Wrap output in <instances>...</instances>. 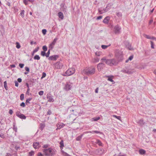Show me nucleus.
Listing matches in <instances>:
<instances>
[{"label":"nucleus","mask_w":156,"mask_h":156,"mask_svg":"<svg viewBox=\"0 0 156 156\" xmlns=\"http://www.w3.org/2000/svg\"><path fill=\"white\" fill-rule=\"evenodd\" d=\"M101 61L102 62H105L107 65L110 66H116L118 64V61L115 58L106 59L105 57L101 59Z\"/></svg>","instance_id":"nucleus-1"},{"label":"nucleus","mask_w":156,"mask_h":156,"mask_svg":"<svg viewBox=\"0 0 156 156\" xmlns=\"http://www.w3.org/2000/svg\"><path fill=\"white\" fill-rule=\"evenodd\" d=\"M43 152L45 155L48 156H52L56 154V150L51 148L48 149H44Z\"/></svg>","instance_id":"nucleus-2"},{"label":"nucleus","mask_w":156,"mask_h":156,"mask_svg":"<svg viewBox=\"0 0 156 156\" xmlns=\"http://www.w3.org/2000/svg\"><path fill=\"white\" fill-rule=\"evenodd\" d=\"M95 68L93 67H91L84 70L83 72L85 74L89 76L94 74L95 73Z\"/></svg>","instance_id":"nucleus-3"},{"label":"nucleus","mask_w":156,"mask_h":156,"mask_svg":"<svg viewBox=\"0 0 156 156\" xmlns=\"http://www.w3.org/2000/svg\"><path fill=\"white\" fill-rule=\"evenodd\" d=\"M111 8V5L109 4H108L105 8L102 9L101 8H99L98 9V12L100 14H102L103 13L108 11Z\"/></svg>","instance_id":"nucleus-4"},{"label":"nucleus","mask_w":156,"mask_h":156,"mask_svg":"<svg viewBox=\"0 0 156 156\" xmlns=\"http://www.w3.org/2000/svg\"><path fill=\"white\" fill-rule=\"evenodd\" d=\"M75 69L73 68H71L68 69L65 73L64 76H68L71 75L75 73Z\"/></svg>","instance_id":"nucleus-5"},{"label":"nucleus","mask_w":156,"mask_h":156,"mask_svg":"<svg viewBox=\"0 0 156 156\" xmlns=\"http://www.w3.org/2000/svg\"><path fill=\"white\" fill-rule=\"evenodd\" d=\"M115 56L117 59L116 60L118 61V63L119 62L122 61L123 59V55L121 52L116 53L115 54Z\"/></svg>","instance_id":"nucleus-6"},{"label":"nucleus","mask_w":156,"mask_h":156,"mask_svg":"<svg viewBox=\"0 0 156 156\" xmlns=\"http://www.w3.org/2000/svg\"><path fill=\"white\" fill-rule=\"evenodd\" d=\"M101 62L98 64L97 65V67L98 70L100 71L102 70L103 68L105 66V64L102 62V61H101Z\"/></svg>","instance_id":"nucleus-7"},{"label":"nucleus","mask_w":156,"mask_h":156,"mask_svg":"<svg viewBox=\"0 0 156 156\" xmlns=\"http://www.w3.org/2000/svg\"><path fill=\"white\" fill-rule=\"evenodd\" d=\"M58 57V55H54L49 57L48 59L50 61H56Z\"/></svg>","instance_id":"nucleus-8"},{"label":"nucleus","mask_w":156,"mask_h":156,"mask_svg":"<svg viewBox=\"0 0 156 156\" xmlns=\"http://www.w3.org/2000/svg\"><path fill=\"white\" fill-rule=\"evenodd\" d=\"M121 29V27L118 25L115 26L114 28V32L116 34H119L120 32Z\"/></svg>","instance_id":"nucleus-9"},{"label":"nucleus","mask_w":156,"mask_h":156,"mask_svg":"<svg viewBox=\"0 0 156 156\" xmlns=\"http://www.w3.org/2000/svg\"><path fill=\"white\" fill-rule=\"evenodd\" d=\"M16 115L20 119H25L26 118V117L24 115L20 113L19 112H16Z\"/></svg>","instance_id":"nucleus-10"},{"label":"nucleus","mask_w":156,"mask_h":156,"mask_svg":"<svg viewBox=\"0 0 156 156\" xmlns=\"http://www.w3.org/2000/svg\"><path fill=\"white\" fill-rule=\"evenodd\" d=\"M55 67L58 69H61L63 66V64L60 62H56L55 64Z\"/></svg>","instance_id":"nucleus-11"},{"label":"nucleus","mask_w":156,"mask_h":156,"mask_svg":"<svg viewBox=\"0 0 156 156\" xmlns=\"http://www.w3.org/2000/svg\"><path fill=\"white\" fill-rule=\"evenodd\" d=\"M72 86L70 83H67L65 85V89L66 91L69 90H70Z\"/></svg>","instance_id":"nucleus-12"},{"label":"nucleus","mask_w":156,"mask_h":156,"mask_svg":"<svg viewBox=\"0 0 156 156\" xmlns=\"http://www.w3.org/2000/svg\"><path fill=\"white\" fill-rule=\"evenodd\" d=\"M104 151V150L103 149L99 148L95 150V153L97 154L101 155L103 154Z\"/></svg>","instance_id":"nucleus-13"},{"label":"nucleus","mask_w":156,"mask_h":156,"mask_svg":"<svg viewBox=\"0 0 156 156\" xmlns=\"http://www.w3.org/2000/svg\"><path fill=\"white\" fill-rule=\"evenodd\" d=\"M33 147L35 149H38L40 147L39 142H34L33 144Z\"/></svg>","instance_id":"nucleus-14"},{"label":"nucleus","mask_w":156,"mask_h":156,"mask_svg":"<svg viewBox=\"0 0 156 156\" xmlns=\"http://www.w3.org/2000/svg\"><path fill=\"white\" fill-rule=\"evenodd\" d=\"M110 19V17L109 16H107L104 19L103 22L104 23L107 24L108 23Z\"/></svg>","instance_id":"nucleus-15"},{"label":"nucleus","mask_w":156,"mask_h":156,"mask_svg":"<svg viewBox=\"0 0 156 156\" xmlns=\"http://www.w3.org/2000/svg\"><path fill=\"white\" fill-rule=\"evenodd\" d=\"M47 98L48 99V101L49 102H53L54 100L52 96L49 95L48 94L47 95Z\"/></svg>","instance_id":"nucleus-16"},{"label":"nucleus","mask_w":156,"mask_h":156,"mask_svg":"<svg viewBox=\"0 0 156 156\" xmlns=\"http://www.w3.org/2000/svg\"><path fill=\"white\" fill-rule=\"evenodd\" d=\"M122 72L124 73H126L128 74H132L133 73L131 71L127 69H123L122 70Z\"/></svg>","instance_id":"nucleus-17"},{"label":"nucleus","mask_w":156,"mask_h":156,"mask_svg":"<svg viewBox=\"0 0 156 156\" xmlns=\"http://www.w3.org/2000/svg\"><path fill=\"white\" fill-rule=\"evenodd\" d=\"M137 122L138 124L140 126H143L144 124L145 123L143 120L142 119H140Z\"/></svg>","instance_id":"nucleus-18"},{"label":"nucleus","mask_w":156,"mask_h":156,"mask_svg":"<svg viewBox=\"0 0 156 156\" xmlns=\"http://www.w3.org/2000/svg\"><path fill=\"white\" fill-rule=\"evenodd\" d=\"M58 15L59 17L62 20H63V19L64 16L62 12H59L58 13Z\"/></svg>","instance_id":"nucleus-19"},{"label":"nucleus","mask_w":156,"mask_h":156,"mask_svg":"<svg viewBox=\"0 0 156 156\" xmlns=\"http://www.w3.org/2000/svg\"><path fill=\"white\" fill-rule=\"evenodd\" d=\"M59 144L60 145V149L62 150L64 147V143H63V140H62L59 143Z\"/></svg>","instance_id":"nucleus-20"},{"label":"nucleus","mask_w":156,"mask_h":156,"mask_svg":"<svg viewBox=\"0 0 156 156\" xmlns=\"http://www.w3.org/2000/svg\"><path fill=\"white\" fill-rule=\"evenodd\" d=\"M107 77H108V80L112 82H114L113 80V76H107Z\"/></svg>","instance_id":"nucleus-21"},{"label":"nucleus","mask_w":156,"mask_h":156,"mask_svg":"<svg viewBox=\"0 0 156 156\" xmlns=\"http://www.w3.org/2000/svg\"><path fill=\"white\" fill-rule=\"evenodd\" d=\"M139 152L140 154L143 155L145 154L146 151L143 149H141L139 150Z\"/></svg>","instance_id":"nucleus-22"},{"label":"nucleus","mask_w":156,"mask_h":156,"mask_svg":"<svg viewBox=\"0 0 156 156\" xmlns=\"http://www.w3.org/2000/svg\"><path fill=\"white\" fill-rule=\"evenodd\" d=\"M39 49V47H37V48H36L33 52L31 53L32 55L33 56L34 55V54L37 52Z\"/></svg>","instance_id":"nucleus-23"},{"label":"nucleus","mask_w":156,"mask_h":156,"mask_svg":"<svg viewBox=\"0 0 156 156\" xmlns=\"http://www.w3.org/2000/svg\"><path fill=\"white\" fill-rule=\"evenodd\" d=\"M95 143L99 146H102V144L101 142V141L99 140H97L96 142Z\"/></svg>","instance_id":"nucleus-24"},{"label":"nucleus","mask_w":156,"mask_h":156,"mask_svg":"<svg viewBox=\"0 0 156 156\" xmlns=\"http://www.w3.org/2000/svg\"><path fill=\"white\" fill-rule=\"evenodd\" d=\"M24 10H22L21 11V12L20 13V15L22 18H23L24 17Z\"/></svg>","instance_id":"nucleus-25"},{"label":"nucleus","mask_w":156,"mask_h":156,"mask_svg":"<svg viewBox=\"0 0 156 156\" xmlns=\"http://www.w3.org/2000/svg\"><path fill=\"white\" fill-rule=\"evenodd\" d=\"M32 99V98H29L27 99L26 100V104L27 105H29V104H30V101Z\"/></svg>","instance_id":"nucleus-26"},{"label":"nucleus","mask_w":156,"mask_h":156,"mask_svg":"<svg viewBox=\"0 0 156 156\" xmlns=\"http://www.w3.org/2000/svg\"><path fill=\"white\" fill-rule=\"evenodd\" d=\"M58 39V38L56 37L53 40V42L51 43L52 44L55 45V43L57 41Z\"/></svg>","instance_id":"nucleus-27"},{"label":"nucleus","mask_w":156,"mask_h":156,"mask_svg":"<svg viewBox=\"0 0 156 156\" xmlns=\"http://www.w3.org/2000/svg\"><path fill=\"white\" fill-rule=\"evenodd\" d=\"M100 119V117H98L93 118L92 119L93 120V121H96L99 120Z\"/></svg>","instance_id":"nucleus-28"},{"label":"nucleus","mask_w":156,"mask_h":156,"mask_svg":"<svg viewBox=\"0 0 156 156\" xmlns=\"http://www.w3.org/2000/svg\"><path fill=\"white\" fill-rule=\"evenodd\" d=\"M4 85L5 89L7 90H8V87L7 85V82L6 81H5L4 82Z\"/></svg>","instance_id":"nucleus-29"},{"label":"nucleus","mask_w":156,"mask_h":156,"mask_svg":"<svg viewBox=\"0 0 156 156\" xmlns=\"http://www.w3.org/2000/svg\"><path fill=\"white\" fill-rule=\"evenodd\" d=\"M34 58L35 60H39L40 59V58L39 55H36L34 56Z\"/></svg>","instance_id":"nucleus-30"},{"label":"nucleus","mask_w":156,"mask_h":156,"mask_svg":"<svg viewBox=\"0 0 156 156\" xmlns=\"http://www.w3.org/2000/svg\"><path fill=\"white\" fill-rule=\"evenodd\" d=\"M16 47L18 49H19L20 48L21 46L20 44V43L18 42H16Z\"/></svg>","instance_id":"nucleus-31"},{"label":"nucleus","mask_w":156,"mask_h":156,"mask_svg":"<svg viewBox=\"0 0 156 156\" xmlns=\"http://www.w3.org/2000/svg\"><path fill=\"white\" fill-rule=\"evenodd\" d=\"M126 46L129 50H131L133 49L131 47V45L129 43H128V44Z\"/></svg>","instance_id":"nucleus-32"},{"label":"nucleus","mask_w":156,"mask_h":156,"mask_svg":"<svg viewBox=\"0 0 156 156\" xmlns=\"http://www.w3.org/2000/svg\"><path fill=\"white\" fill-rule=\"evenodd\" d=\"M34 152L32 151H31L29 153L28 155L29 156H32L34 155Z\"/></svg>","instance_id":"nucleus-33"},{"label":"nucleus","mask_w":156,"mask_h":156,"mask_svg":"<svg viewBox=\"0 0 156 156\" xmlns=\"http://www.w3.org/2000/svg\"><path fill=\"white\" fill-rule=\"evenodd\" d=\"M82 136V135H81L78 136V137H77L76 138V140L77 141L80 140L81 139Z\"/></svg>","instance_id":"nucleus-34"},{"label":"nucleus","mask_w":156,"mask_h":156,"mask_svg":"<svg viewBox=\"0 0 156 156\" xmlns=\"http://www.w3.org/2000/svg\"><path fill=\"white\" fill-rule=\"evenodd\" d=\"M41 126H40V129L42 130L45 127V125L44 124L41 123L40 124Z\"/></svg>","instance_id":"nucleus-35"},{"label":"nucleus","mask_w":156,"mask_h":156,"mask_svg":"<svg viewBox=\"0 0 156 156\" xmlns=\"http://www.w3.org/2000/svg\"><path fill=\"white\" fill-rule=\"evenodd\" d=\"M54 46V45L52 44L51 43L49 45V49H50V50H52Z\"/></svg>","instance_id":"nucleus-36"},{"label":"nucleus","mask_w":156,"mask_h":156,"mask_svg":"<svg viewBox=\"0 0 156 156\" xmlns=\"http://www.w3.org/2000/svg\"><path fill=\"white\" fill-rule=\"evenodd\" d=\"M50 49H49L48 50V51L47 52V53L46 54V56L47 57H49V55H50Z\"/></svg>","instance_id":"nucleus-37"},{"label":"nucleus","mask_w":156,"mask_h":156,"mask_svg":"<svg viewBox=\"0 0 156 156\" xmlns=\"http://www.w3.org/2000/svg\"><path fill=\"white\" fill-rule=\"evenodd\" d=\"M42 49L44 51H46L47 50V48L46 45L43 46Z\"/></svg>","instance_id":"nucleus-38"},{"label":"nucleus","mask_w":156,"mask_h":156,"mask_svg":"<svg viewBox=\"0 0 156 156\" xmlns=\"http://www.w3.org/2000/svg\"><path fill=\"white\" fill-rule=\"evenodd\" d=\"M100 59L99 58L96 57L94 58V62H99Z\"/></svg>","instance_id":"nucleus-39"},{"label":"nucleus","mask_w":156,"mask_h":156,"mask_svg":"<svg viewBox=\"0 0 156 156\" xmlns=\"http://www.w3.org/2000/svg\"><path fill=\"white\" fill-rule=\"evenodd\" d=\"M24 99V95L23 94H21L20 95V99L21 101H23Z\"/></svg>","instance_id":"nucleus-40"},{"label":"nucleus","mask_w":156,"mask_h":156,"mask_svg":"<svg viewBox=\"0 0 156 156\" xmlns=\"http://www.w3.org/2000/svg\"><path fill=\"white\" fill-rule=\"evenodd\" d=\"M36 79L34 78H31L30 79V81L32 83H35V82L36 81Z\"/></svg>","instance_id":"nucleus-41"},{"label":"nucleus","mask_w":156,"mask_h":156,"mask_svg":"<svg viewBox=\"0 0 156 156\" xmlns=\"http://www.w3.org/2000/svg\"><path fill=\"white\" fill-rule=\"evenodd\" d=\"M45 51H42L41 52V55H42L43 56H46V53L45 52Z\"/></svg>","instance_id":"nucleus-42"},{"label":"nucleus","mask_w":156,"mask_h":156,"mask_svg":"<svg viewBox=\"0 0 156 156\" xmlns=\"http://www.w3.org/2000/svg\"><path fill=\"white\" fill-rule=\"evenodd\" d=\"M49 146V144H46L43 145L42 147L43 148L47 149Z\"/></svg>","instance_id":"nucleus-43"},{"label":"nucleus","mask_w":156,"mask_h":156,"mask_svg":"<svg viewBox=\"0 0 156 156\" xmlns=\"http://www.w3.org/2000/svg\"><path fill=\"white\" fill-rule=\"evenodd\" d=\"M108 46L102 45L101 46V47L103 49H105L108 48Z\"/></svg>","instance_id":"nucleus-44"},{"label":"nucleus","mask_w":156,"mask_h":156,"mask_svg":"<svg viewBox=\"0 0 156 156\" xmlns=\"http://www.w3.org/2000/svg\"><path fill=\"white\" fill-rule=\"evenodd\" d=\"M42 33L44 35H45L46 34L47 32V30L45 29H43L42 30Z\"/></svg>","instance_id":"nucleus-45"},{"label":"nucleus","mask_w":156,"mask_h":156,"mask_svg":"<svg viewBox=\"0 0 156 156\" xmlns=\"http://www.w3.org/2000/svg\"><path fill=\"white\" fill-rule=\"evenodd\" d=\"M46 76V73L44 72H43L42 73V76L41 77V79H43V78L45 77Z\"/></svg>","instance_id":"nucleus-46"},{"label":"nucleus","mask_w":156,"mask_h":156,"mask_svg":"<svg viewBox=\"0 0 156 156\" xmlns=\"http://www.w3.org/2000/svg\"><path fill=\"white\" fill-rule=\"evenodd\" d=\"M95 55L96 56H99L101 55V53L98 51H97L95 53Z\"/></svg>","instance_id":"nucleus-47"},{"label":"nucleus","mask_w":156,"mask_h":156,"mask_svg":"<svg viewBox=\"0 0 156 156\" xmlns=\"http://www.w3.org/2000/svg\"><path fill=\"white\" fill-rule=\"evenodd\" d=\"M151 48H154V44L153 41H151Z\"/></svg>","instance_id":"nucleus-48"},{"label":"nucleus","mask_w":156,"mask_h":156,"mask_svg":"<svg viewBox=\"0 0 156 156\" xmlns=\"http://www.w3.org/2000/svg\"><path fill=\"white\" fill-rule=\"evenodd\" d=\"M116 15L118 16L119 17H121L122 16V14L121 13L118 12H117L116 13Z\"/></svg>","instance_id":"nucleus-49"},{"label":"nucleus","mask_w":156,"mask_h":156,"mask_svg":"<svg viewBox=\"0 0 156 156\" xmlns=\"http://www.w3.org/2000/svg\"><path fill=\"white\" fill-rule=\"evenodd\" d=\"M64 126V124L63 123L62 124H60L59 126H58V128L59 129L63 127V126Z\"/></svg>","instance_id":"nucleus-50"},{"label":"nucleus","mask_w":156,"mask_h":156,"mask_svg":"<svg viewBox=\"0 0 156 156\" xmlns=\"http://www.w3.org/2000/svg\"><path fill=\"white\" fill-rule=\"evenodd\" d=\"M20 106L23 107H24L25 106V104L24 102H23L20 104Z\"/></svg>","instance_id":"nucleus-51"},{"label":"nucleus","mask_w":156,"mask_h":156,"mask_svg":"<svg viewBox=\"0 0 156 156\" xmlns=\"http://www.w3.org/2000/svg\"><path fill=\"white\" fill-rule=\"evenodd\" d=\"M24 66V64L23 63H20L19 64V66L21 68H22Z\"/></svg>","instance_id":"nucleus-52"},{"label":"nucleus","mask_w":156,"mask_h":156,"mask_svg":"<svg viewBox=\"0 0 156 156\" xmlns=\"http://www.w3.org/2000/svg\"><path fill=\"white\" fill-rule=\"evenodd\" d=\"M44 94V91H40L38 92V94L40 95H42Z\"/></svg>","instance_id":"nucleus-53"},{"label":"nucleus","mask_w":156,"mask_h":156,"mask_svg":"<svg viewBox=\"0 0 156 156\" xmlns=\"http://www.w3.org/2000/svg\"><path fill=\"white\" fill-rule=\"evenodd\" d=\"M0 137L3 139H4L5 138V136L3 133H1L0 134Z\"/></svg>","instance_id":"nucleus-54"},{"label":"nucleus","mask_w":156,"mask_h":156,"mask_svg":"<svg viewBox=\"0 0 156 156\" xmlns=\"http://www.w3.org/2000/svg\"><path fill=\"white\" fill-rule=\"evenodd\" d=\"M14 83H15V85L16 87H18L19 85V83L18 82L16 81H15Z\"/></svg>","instance_id":"nucleus-55"},{"label":"nucleus","mask_w":156,"mask_h":156,"mask_svg":"<svg viewBox=\"0 0 156 156\" xmlns=\"http://www.w3.org/2000/svg\"><path fill=\"white\" fill-rule=\"evenodd\" d=\"M133 55H131L129 57V58H128V59L129 60H131L133 58Z\"/></svg>","instance_id":"nucleus-56"},{"label":"nucleus","mask_w":156,"mask_h":156,"mask_svg":"<svg viewBox=\"0 0 156 156\" xmlns=\"http://www.w3.org/2000/svg\"><path fill=\"white\" fill-rule=\"evenodd\" d=\"M51 113V112L50 110H48L47 112V115H50Z\"/></svg>","instance_id":"nucleus-57"},{"label":"nucleus","mask_w":156,"mask_h":156,"mask_svg":"<svg viewBox=\"0 0 156 156\" xmlns=\"http://www.w3.org/2000/svg\"><path fill=\"white\" fill-rule=\"evenodd\" d=\"M28 2L27 0H23V3L26 5H27L28 4Z\"/></svg>","instance_id":"nucleus-58"},{"label":"nucleus","mask_w":156,"mask_h":156,"mask_svg":"<svg viewBox=\"0 0 156 156\" xmlns=\"http://www.w3.org/2000/svg\"><path fill=\"white\" fill-rule=\"evenodd\" d=\"M30 91V88H27V91L26 94H27L29 95Z\"/></svg>","instance_id":"nucleus-59"},{"label":"nucleus","mask_w":156,"mask_h":156,"mask_svg":"<svg viewBox=\"0 0 156 156\" xmlns=\"http://www.w3.org/2000/svg\"><path fill=\"white\" fill-rule=\"evenodd\" d=\"M145 37L147 38V39H152V38H151V37L148 36V35H145Z\"/></svg>","instance_id":"nucleus-60"},{"label":"nucleus","mask_w":156,"mask_h":156,"mask_svg":"<svg viewBox=\"0 0 156 156\" xmlns=\"http://www.w3.org/2000/svg\"><path fill=\"white\" fill-rule=\"evenodd\" d=\"M25 69L27 72H29L30 71L28 67H25Z\"/></svg>","instance_id":"nucleus-61"},{"label":"nucleus","mask_w":156,"mask_h":156,"mask_svg":"<svg viewBox=\"0 0 156 156\" xmlns=\"http://www.w3.org/2000/svg\"><path fill=\"white\" fill-rule=\"evenodd\" d=\"M102 16H98L97 18V19L98 20H100L101 19H102Z\"/></svg>","instance_id":"nucleus-62"},{"label":"nucleus","mask_w":156,"mask_h":156,"mask_svg":"<svg viewBox=\"0 0 156 156\" xmlns=\"http://www.w3.org/2000/svg\"><path fill=\"white\" fill-rule=\"evenodd\" d=\"M22 79L20 78H19L17 79V82L19 83H20L22 82Z\"/></svg>","instance_id":"nucleus-63"},{"label":"nucleus","mask_w":156,"mask_h":156,"mask_svg":"<svg viewBox=\"0 0 156 156\" xmlns=\"http://www.w3.org/2000/svg\"><path fill=\"white\" fill-rule=\"evenodd\" d=\"M37 156H43V154L41 152H39L37 154Z\"/></svg>","instance_id":"nucleus-64"}]
</instances>
